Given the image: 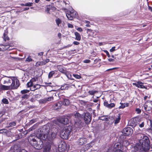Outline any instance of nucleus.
<instances>
[{
	"label": "nucleus",
	"instance_id": "1",
	"mask_svg": "<svg viewBox=\"0 0 152 152\" xmlns=\"http://www.w3.org/2000/svg\"><path fill=\"white\" fill-rule=\"evenodd\" d=\"M145 130V129L144 128L141 129L139 128L136 130L138 132L136 136L139 140L135 146L137 150L146 151L150 148V144L149 139L148 137L144 136L143 134Z\"/></svg>",
	"mask_w": 152,
	"mask_h": 152
},
{
	"label": "nucleus",
	"instance_id": "2",
	"mask_svg": "<svg viewBox=\"0 0 152 152\" xmlns=\"http://www.w3.org/2000/svg\"><path fill=\"white\" fill-rule=\"evenodd\" d=\"M43 128L47 133V139L48 140L52 141L56 138L58 128L55 125L54 123L44 126Z\"/></svg>",
	"mask_w": 152,
	"mask_h": 152
},
{
	"label": "nucleus",
	"instance_id": "3",
	"mask_svg": "<svg viewBox=\"0 0 152 152\" xmlns=\"http://www.w3.org/2000/svg\"><path fill=\"white\" fill-rule=\"evenodd\" d=\"M28 140L32 146L37 149H41L43 146V141L35 136L30 135L28 138Z\"/></svg>",
	"mask_w": 152,
	"mask_h": 152
},
{
	"label": "nucleus",
	"instance_id": "4",
	"mask_svg": "<svg viewBox=\"0 0 152 152\" xmlns=\"http://www.w3.org/2000/svg\"><path fill=\"white\" fill-rule=\"evenodd\" d=\"M13 77H7L3 76L1 77V80L3 82V84L5 85H3L1 84L0 89H7L10 88V85L11 84L12 78Z\"/></svg>",
	"mask_w": 152,
	"mask_h": 152
},
{
	"label": "nucleus",
	"instance_id": "5",
	"mask_svg": "<svg viewBox=\"0 0 152 152\" xmlns=\"http://www.w3.org/2000/svg\"><path fill=\"white\" fill-rule=\"evenodd\" d=\"M72 130V127L70 126H65L62 130L60 133L61 138L67 139L69 137Z\"/></svg>",
	"mask_w": 152,
	"mask_h": 152
},
{
	"label": "nucleus",
	"instance_id": "6",
	"mask_svg": "<svg viewBox=\"0 0 152 152\" xmlns=\"http://www.w3.org/2000/svg\"><path fill=\"white\" fill-rule=\"evenodd\" d=\"M12 78V81H11L10 87H11L12 88H17L20 86L19 81L15 77H13Z\"/></svg>",
	"mask_w": 152,
	"mask_h": 152
},
{
	"label": "nucleus",
	"instance_id": "7",
	"mask_svg": "<svg viewBox=\"0 0 152 152\" xmlns=\"http://www.w3.org/2000/svg\"><path fill=\"white\" fill-rule=\"evenodd\" d=\"M69 122V120L68 118L64 116H63L58 118L57 119L56 121H55L53 123H54L55 125L56 124H57L58 122L65 125L68 123Z\"/></svg>",
	"mask_w": 152,
	"mask_h": 152
},
{
	"label": "nucleus",
	"instance_id": "8",
	"mask_svg": "<svg viewBox=\"0 0 152 152\" xmlns=\"http://www.w3.org/2000/svg\"><path fill=\"white\" fill-rule=\"evenodd\" d=\"M123 149L121 145V143L119 142L115 144L113 150V152H122Z\"/></svg>",
	"mask_w": 152,
	"mask_h": 152
},
{
	"label": "nucleus",
	"instance_id": "9",
	"mask_svg": "<svg viewBox=\"0 0 152 152\" xmlns=\"http://www.w3.org/2000/svg\"><path fill=\"white\" fill-rule=\"evenodd\" d=\"M82 116H83L84 120L86 124H88L91 121V115L89 113H85Z\"/></svg>",
	"mask_w": 152,
	"mask_h": 152
},
{
	"label": "nucleus",
	"instance_id": "10",
	"mask_svg": "<svg viewBox=\"0 0 152 152\" xmlns=\"http://www.w3.org/2000/svg\"><path fill=\"white\" fill-rule=\"evenodd\" d=\"M144 109L147 111H149L152 108V101H149L147 102L145 104Z\"/></svg>",
	"mask_w": 152,
	"mask_h": 152
},
{
	"label": "nucleus",
	"instance_id": "11",
	"mask_svg": "<svg viewBox=\"0 0 152 152\" xmlns=\"http://www.w3.org/2000/svg\"><path fill=\"white\" fill-rule=\"evenodd\" d=\"M132 129L130 127L125 128L123 130V132L124 133L126 136H128L131 135L133 133Z\"/></svg>",
	"mask_w": 152,
	"mask_h": 152
},
{
	"label": "nucleus",
	"instance_id": "12",
	"mask_svg": "<svg viewBox=\"0 0 152 152\" xmlns=\"http://www.w3.org/2000/svg\"><path fill=\"white\" fill-rule=\"evenodd\" d=\"M45 130H44L42 128V132L39 134L38 137H37L41 140H44L47 139V133L45 132Z\"/></svg>",
	"mask_w": 152,
	"mask_h": 152
},
{
	"label": "nucleus",
	"instance_id": "13",
	"mask_svg": "<svg viewBox=\"0 0 152 152\" xmlns=\"http://www.w3.org/2000/svg\"><path fill=\"white\" fill-rule=\"evenodd\" d=\"M76 12L73 10H72L69 12V14H66V16L69 20H72L73 17L76 15Z\"/></svg>",
	"mask_w": 152,
	"mask_h": 152
},
{
	"label": "nucleus",
	"instance_id": "14",
	"mask_svg": "<svg viewBox=\"0 0 152 152\" xmlns=\"http://www.w3.org/2000/svg\"><path fill=\"white\" fill-rule=\"evenodd\" d=\"M66 148V144L64 142H61L58 145V150L62 152L64 151Z\"/></svg>",
	"mask_w": 152,
	"mask_h": 152
},
{
	"label": "nucleus",
	"instance_id": "15",
	"mask_svg": "<svg viewBox=\"0 0 152 152\" xmlns=\"http://www.w3.org/2000/svg\"><path fill=\"white\" fill-rule=\"evenodd\" d=\"M75 123L74 128L76 130H79L82 127L81 121H75Z\"/></svg>",
	"mask_w": 152,
	"mask_h": 152
},
{
	"label": "nucleus",
	"instance_id": "16",
	"mask_svg": "<svg viewBox=\"0 0 152 152\" xmlns=\"http://www.w3.org/2000/svg\"><path fill=\"white\" fill-rule=\"evenodd\" d=\"M137 120L138 119L136 118H134L131 119L129 121L130 126L133 128L135 127L138 124Z\"/></svg>",
	"mask_w": 152,
	"mask_h": 152
},
{
	"label": "nucleus",
	"instance_id": "17",
	"mask_svg": "<svg viewBox=\"0 0 152 152\" xmlns=\"http://www.w3.org/2000/svg\"><path fill=\"white\" fill-rule=\"evenodd\" d=\"M132 84L138 88L147 89V87L143 85V83L140 81H138L137 83H133Z\"/></svg>",
	"mask_w": 152,
	"mask_h": 152
},
{
	"label": "nucleus",
	"instance_id": "18",
	"mask_svg": "<svg viewBox=\"0 0 152 152\" xmlns=\"http://www.w3.org/2000/svg\"><path fill=\"white\" fill-rule=\"evenodd\" d=\"M51 148V144L50 143H46L44 147V152H50Z\"/></svg>",
	"mask_w": 152,
	"mask_h": 152
},
{
	"label": "nucleus",
	"instance_id": "19",
	"mask_svg": "<svg viewBox=\"0 0 152 152\" xmlns=\"http://www.w3.org/2000/svg\"><path fill=\"white\" fill-rule=\"evenodd\" d=\"M87 142V139L84 137L80 138L78 139L77 142L80 145H83L85 144Z\"/></svg>",
	"mask_w": 152,
	"mask_h": 152
},
{
	"label": "nucleus",
	"instance_id": "20",
	"mask_svg": "<svg viewBox=\"0 0 152 152\" xmlns=\"http://www.w3.org/2000/svg\"><path fill=\"white\" fill-rule=\"evenodd\" d=\"M104 106L109 108L111 109L115 106V104L113 103L109 104L107 101L105 100L104 102Z\"/></svg>",
	"mask_w": 152,
	"mask_h": 152
},
{
	"label": "nucleus",
	"instance_id": "21",
	"mask_svg": "<svg viewBox=\"0 0 152 152\" xmlns=\"http://www.w3.org/2000/svg\"><path fill=\"white\" fill-rule=\"evenodd\" d=\"M62 104V103L61 102L56 103L53 105V107L54 110H56L60 109Z\"/></svg>",
	"mask_w": 152,
	"mask_h": 152
},
{
	"label": "nucleus",
	"instance_id": "22",
	"mask_svg": "<svg viewBox=\"0 0 152 152\" xmlns=\"http://www.w3.org/2000/svg\"><path fill=\"white\" fill-rule=\"evenodd\" d=\"M82 116L78 112H76L74 114V120L75 121H80V119L82 118Z\"/></svg>",
	"mask_w": 152,
	"mask_h": 152
},
{
	"label": "nucleus",
	"instance_id": "23",
	"mask_svg": "<svg viewBox=\"0 0 152 152\" xmlns=\"http://www.w3.org/2000/svg\"><path fill=\"white\" fill-rule=\"evenodd\" d=\"M121 143V145L122 148H123L124 147L126 148V147L128 146L129 144V142L127 140H124L122 141Z\"/></svg>",
	"mask_w": 152,
	"mask_h": 152
},
{
	"label": "nucleus",
	"instance_id": "24",
	"mask_svg": "<svg viewBox=\"0 0 152 152\" xmlns=\"http://www.w3.org/2000/svg\"><path fill=\"white\" fill-rule=\"evenodd\" d=\"M10 46L8 45H0V51H4L6 50H8Z\"/></svg>",
	"mask_w": 152,
	"mask_h": 152
},
{
	"label": "nucleus",
	"instance_id": "25",
	"mask_svg": "<svg viewBox=\"0 0 152 152\" xmlns=\"http://www.w3.org/2000/svg\"><path fill=\"white\" fill-rule=\"evenodd\" d=\"M53 98L52 96H50L48 98H45L44 99H42V102L43 103H45L47 102H48L53 100Z\"/></svg>",
	"mask_w": 152,
	"mask_h": 152
},
{
	"label": "nucleus",
	"instance_id": "26",
	"mask_svg": "<svg viewBox=\"0 0 152 152\" xmlns=\"http://www.w3.org/2000/svg\"><path fill=\"white\" fill-rule=\"evenodd\" d=\"M55 21L56 25L58 26L61 27L62 26V21L61 19L59 18H58Z\"/></svg>",
	"mask_w": 152,
	"mask_h": 152
},
{
	"label": "nucleus",
	"instance_id": "27",
	"mask_svg": "<svg viewBox=\"0 0 152 152\" xmlns=\"http://www.w3.org/2000/svg\"><path fill=\"white\" fill-rule=\"evenodd\" d=\"M75 34L76 37L75 39L78 41H80L81 39V36L79 33L77 32H75Z\"/></svg>",
	"mask_w": 152,
	"mask_h": 152
},
{
	"label": "nucleus",
	"instance_id": "28",
	"mask_svg": "<svg viewBox=\"0 0 152 152\" xmlns=\"http://www.w3.org/2000/svg\"><path fill=\"white\" fill-rule=\"evenodd\" d=\"M94 142H91L90 143L87 144L86 145V147L87 150L89 149L92 146V145H93L94 144Z\"/></svg>",
	"mask_w": 152,
	"mask_h": 152
},
{
	"label": "nucleus",
	"instance_id": "29",
	"mask_svg": "<svg viewBox=\"0 0 152 152\" xmlns=\"http://www.w3.org/2000/svg\"><path fill=\"white\" fill-rule=\"evenodd\" d=\"M69 104H70V102L68 99H64L63 104L65 105H66V106L68 105Z\"/></svg>",
	"mask_w": 152,
	"mask_h": 152
},
{
	"label": "nucleus",
	"instance_id": "30",
	"mask_svg": "<svg viewBox=\"0 0 152 152\" xmlns=\"http://www.w3.org/2000/svg\"><path fill=\"white\" fill-rule=\"evenodd\" d=\"M69 88V86L67 84H65L63 86H62L61 88L60 89L61 90H65Z\"/></svg>",
	"mask_w": 152,
	"mask_h": 152
},
{
	"label": "nucleus",
	"instance_id": "31",
	"mask_svg": "<svg viewBox=\"0 0 152 152\" xmlns=\"http://www.w3.org/2000/svg\"><path fill=\"white\" fill-rule=\"evenodd\" d=\"M98 91L95 90H90L88 91V93L91 95H94L95 94L97 93Z\"/></svg>",
	"mask_w": 152,
	"mask_h": 152
},
{
	"label": "nucleus",
	"instance_id": "32",
	"mask_svg": "<svg viewBox=\"0 0 152 152\" xmlns=\"http://www.w3.org/2000/svg\"><path fill=\"white\" fill-rule=\"evenodd\" d=\"M138 124L139 127L141 128H143L145 125V123L143 121L140 122L138 123Z\"/></svg>",
	"mask_w": 152,
	"mask_h": 152
},
{
	"label": "nucleus",
	"instance_id": "33",
	"mask_svg": "<svg viewBox=\"0 0 152 152\" xmlns=\"http://www.w3.org/2000/svg\"><path fill=\"white\" fill-rule=\"evenodd\" d=\"M8 132V131L7 130L5 129H2L0 130V134H7Z\"/></svg>",
	"mask_w": 152,
	"mask_h": 152
},
{
	"label": "nucleus",
	"instance_id": "34",
	"mask_svg": "<svg viewBox=\"0 0 152 152\" xmlns=\"http://www.w3.org/2000/svg\"><path fill=\"white\" fill-rule=\"evenodd\" d=\"M121 118L120 115H118L117 118H116L115 121V124H118L120 121Z\"/></svg>",
	"mask_w": 152,
	"mask_h": 152
},
{
	"label": "nucleus",
	"instance_id": "35",
	"mask_svg": "<svg viewBox=\"0 0 152 152\" xmlns=\"http://www.w3.org/2000/svg\"><path fill=\"white\" fill-rule=\"evenodd\" d=\"M49 61V59H46L43 62L40 63V65H43L47 63Z\"/></svg>",
	"mask_w": 152,
	"mask_h": 152
},
{
	"label": "nucleus",
	"instance_id": "36",
	"mask_svg": "<svg viewBox=\"0 0 152 152\" xmlns=\"http://www.w3.org/2000/svg\"><path fill=\"white\" fill-rule=\"evenodd\" d=\"M55 72L53 71H52L50 72L48 74V78H51L54 74Z\"/></svg>",
	"mask_w": 152,
	"mask_h": 152
},
{
	"label": "nucleus",
	"instance_id": "37",
	"mask_svg": "<svg viewBox=\"0 0 152 152\" xmlns=\"http://www.w3.org/2000/svg\"><path fill=\"white\" fill-rule=\"evenodd\" d=\"M33 5V4L32 3L28 2L25 3V4H23V6H31Z\"/></svg>",
	"mask_w": 152,
	"mask_h": 152
},
{
	"label": "nucleus",
	"instance_id": "38",
	"mask_svg": "<svg viewBox=\"0 0 152 152\" xmlns=\"http://www.w3.org/2000/svg\"><path fill=\"white\" fill-rule=\"evenodd\" d=\"M28 95L27 94H24L21 96L22 100L26 99L28 98Z\"/></svg>",
	"mask_w": 152,
	"mask_h": 152
},
{
	"label": "nucleus",
	"instance_id": "39",
	"mask_svg": "<svg viewBox=\"0 0 152 152\" xmlns=\"http://www.w3.org/2000/svg\"><path fill=\"white\" fill-rule=\"evenodd\" d=\"M34 83H33L30 80V81L29 82H28L27 85V86L28 87H30L32 86H33V85H34Z\"/></svg>",
	"mask_w": 152,
	"mask_h": 152
},
{
	"label": "nucleus",
	"instance_id": "40",
	"mask_svg": "<svg viewBox=\"0 0 152 152\" xmlns=\"http://www.w3.org/2000/svg\"><path fill=\"white\" fill-rule=\"evenodd\" d=\"M16 125V122H15L14 121L12 122H11L9 124V126H8V127L13 126H15Z\"/></svg>",
	"mask_w": 152,
	"mask_h": 152
},
{
	"label": "nucleus",
	"instance_id": "41",
	"mask_svg": "<svg viewBox=\"0 0 152 152\" xmlns=\"http://www.w3.org/2000/svg\"><path fill=\"white\" fill-rule=\"evenodd\" d=\"M29 91V90L27 89H25L21 91L20 92L22 94H24L28 92Z\"/></svg>",
	"mask_w": 152,
	"mask_h": 152
},
{
	"label": "nucleus",
	"instance_id": "42",
	"mask_svg": "<svg viewBox=\"0 0 152 152\" xmlns=\"http://www.w3.org/2000/svg\"><path fill=\"white\" fill-rule=\"evenodd\" d=\"M4 40L5 41L7 40H9V38L7 36L6 34V33H4Z\"/></svg>",
	"mask_w": 152,
	"mask_h": 152
},
{
	"label": "nucleus",
	"instance_id": "43",
	"mask_svg": "<svg viewBox=\"0 0 152 152\" xmlns=\"http://www.w3.org/2000/svg\"><path fill=\"white\" fill-rule=\"evenodd\" d=\"M2 102L4 104H8V100L5 98L3 99L2 100Z\"/></svg>",
	"mask_w": 152,
	"mask_h": 152
},
{
	"label": "nucleus",
	"instance_id": "44",
	"mask_svg": "<svg viewBox=\"0 0 152 152\" xmlns=\"http://www.w3.org/2000/svg\"><path fill=\"white\" fill-rule=\"evenodd\" d=\"M150 127L148 129V131L150 132H152V122L150 121Z\"/></svg>",
	"mask_w": 152,
	"mask_h": 152
},
{
	"label": "nucleus",
	"instance_id": "45",
	"mask_svg": "<svg viewBox=\"0 0 152 152\" xmlns=\"http://www.w3.org/2000/svg\"><path fill=\"white\" fill-rule=\"evenodd\" d=\"M73 76L76 78L80 79L81 78V77L80 75L77 74H73Z\"/></svg>",
	"mask_w": 152,
	"mask_h": 152
},
{
	"label": "nucleus",
	"instance_id": "46",
	"mask_svg": "<svg viewBox=\"0 0 152 152\" xmlns=\"http://www.w3.org/2000/svg\"><path fill=\"white\" fill-rule=\"evenodd\" d=\"M35 90L39 89L40 87V85L39 84H35L34 85Z\"/></svg>",
	"mask_w": 152,
	"mask_h": 152
},
{
	"label": "nucleus",
	"instance_id": "47",
	"mask_svg": "<svg viewBox=\"0 0 152 152\" xmlns=\"http://www.w3.org/2000/svg\"><path fill=\"white\" fill-rule=\"evenodd\" d=\"M30 80L33 83H34L37 80V78L34 77L31 79Z\"/></svg>",
	"mask_w": 152,
	"mask_h": 152
},
{
	"label": "nucleus",
	"instance_id": "48",
	"mask_svg": "<svg viewBox=\"0 0 152 152\" xmlns=\"http://www.w3.org/2000/svg\"><path fill=\"white\" fill-rule=\"evenodd\" d=\"M32 61V59L31 58V57L29 56L26 59V61L28 62L31 61Z\"/></svg>",
	"mask_w": 152,
	"mask_h": 152
},
{
	"label": "nucleus",
	"instance_id": "49",
	"mask_svg": "<svg viewBox=\"0 0 152 152\" xmlns=\"http://www.w3.org/2000/svg\"><path fill=\"white\" fill-rule=\"evenodd\" d=\"M86 30H87V33H88L89 32H91V33H94V31H93L91 29L87 28V29H86Z\"/></svg>",
	"mask_w": 152,
	"mask_h": 152
},
{
	"label": "nucleus",
	"instance_id": "50",
	"mask_svg": "<svg viewBox=\"0 0 152 152\" xmlns=\"http://www.w3.org/2000/svg\"><path fill=\"white\" fill-rule=\"evenodd\" d=\"M65 74L66 75V77H68V78L69 79H72V78H71V74H68L66 73H65Z\"/></svg>",
	"mask_w": 152,
	"mask_h": 152
},
{
	"label": "nucleus",
	"instance_id": "51",
	"mask_svg": "<svg viewBox=\"0 0 152 152\" xmlns=\"http://www.w3.org/2000/svg\"><path fill=\"white\" fill-rule=\"evenodd\" d=\"M120 104H121V106L119 107L120 108L123 109L125 107V104H123L122 103H121Z\"/></svg>",
	"mask_w": 152,
	"mask_h": 152
},
{
	"label": "nucleus",
	"instance_id": "52",
	"mask_svg": "<svg viewBox=\"0 0 152 152\" xmlns=\"http://www.w3.org/2000/svg\"><path fill=\"white\" fill-rule=\"evenodd\" d=\"M136 111L138 114H140L141 112V110L138 108H137L136 109Z\"/></svg>",
	"mask_w": 152,
	"mask_h": 152
},
{
	"label": "nucleus",
	"instance_id": "53",
	"mask_svg": "<svg viewBox=\"0 0 152 152\" xmlns=\"http://www.w3.org/2000/svg\"><path fill=\"white\" fill-rule=\"evenodd\" d=\"M115 47H113L110 50V52H114V51H115Z\"/></svg>",
	"mask_w": 152,
	"mask_h": 152
},
{
	"label": "nucleus",
	"instance_id": "54",
	"mask_svg": "<svg viewBox=\"0 0 152 152\" xmlns=\"http://www.w3.org/2000/svg\"><path fill=\"white\" fill-rule=\"evenodd\" d=\"M50 8L49 7H47L46 8V9L45 10L46 12L48 14H50V13L49 12V11L50 10Z\"/></svg>",
	"mask_w": 152,
	"mask_h": 152
},
{
	"label": "nucleus",
	"instance_id": "55",
	"mask_svg": "<svg viewBox=\"0 0 152 152\" xmlns=\"http://www.w3.org/2000/svg\"><path fill=\"white\" fill-rule=\"evenodd\" d=\"M90 61L88 59H86L83 61V62L85 63H90Z\"/></svg>",
	"mask_w": 152,
	"mask_h": 152
},
{
	"label": "nucleus",
	"instance_id": "56",
	"mask_svg": "<svg viewBox=\"0 0 152 152\" xmlns=\"http://www.w3.org/2000/svg\"><path fill=\"white\" fill-rule=\"evenodd\" d=\"M68 27L69 28H73V26L71 24L68 23Z\"/></svg>",
	"mask_w": 152,
	"mask_h": 152
},
{
	"label": "nucleus",
	"instance_id": "57",
	"mask_svg": "<svg viewBox=\"0 0 152 152\" xmlns=\"http://www.w3.org/2000/svg\"><path fill=\"white\" fill-rule=\"evenodd\" d=\"M30 89L31 91H34L36 90L34 85L30 87Z\"/></svg>",
	"mask_w": 152,
	"mask_h": 152
},
{
	"label": "nucleus",
	"instance_id": "58",
	"mask_svg": "<svg viewBox=\"0 0 152 152\" xmlns=\"http://www.w3.org/2000/svg\"><path fill=\"white\" fill-rule=\"evenodd\" d=\"M77 30L79 32H82L83 31L82 29L80 27H79L76 28Z\"/></svg>",
	"mask_w": 152,
	"mask_h": 152
},
{
	"label": "nucleus",
	"instance_id": "59",
	"mask_svg": "<svg viewBox=\"0 0 152 152\" xmlns=\"http://www.w3.org/2000/svg\"><path fill=\"white\" fill-rule=\"evenodd\" d=\"M73 44L75 45H77L79 44V43L77 41H74L73 42Z\"/></svg>",
	"mask_w": 152,
	"mask_h": 152
},
{
	"label": "nucleus",
	"instance_id": "60",
	"mask_svg": "<svg viewBox=\"0 0 152 152\" xmlns=\"http://www.w3.org/2000/svg\"><path fill=\"white\" fill-rule=\"evenodd\" d=\"M108 60L110 62H113L115 61L114 59H112L111 58H109L108 59Z\"/></svg>",
	"mask_w": 152,
	"mask_h": 152
},
{
	"label": "nucleus",
	"instance_id": "61",
	"mask_svg": "<svg viewBox=\"0 0 152 152\" xmlns=\"http://www.w3.org/2000/svg\"><path fill=\"white\" fill-rule=\"evenodd\" d=\"M61 34L60 33H58V37L60 38V39H61Z\"/></svg>",
	"mask_w": 152,
	"mask_h": 152
},
{
	"label": "nucleus",
	"instance_id": "62",
	"mask_svg": "<svg viewBox=\"0 0 152 152\" xmlns=\"http://www.w3.org/2000/svg\"><path fill=\"white\" fill-rule=\"evenodd\" d=\"M59 71L60 72H62L63 73H64L66 72L64 70H63V69H60L59 70Z\"/></svg>",
	"mask_w": 152,
	"mask_h": 152
},
{
	"label": "nucleus",
	"instance_id": "63",
	"mask_svg": "<svg viewBox=\"0 0 152 152\" xmlns=\"http://www.w3.org/2000/svg\"><path fill=\"white\" fill-rule=\"evenodd\" d=\"M117 68H118L115 67V68H111V69H108L107 70V71H109L110 70H113V69H117Z\"/></svg>",
	"mask_w": 152,
	"mask_h": 152
},
{
	"label": "nucleus",
	"instance_id": "64",
	"mask_svg": "<svg viewBox=\"0 0 152 152\" xmlns=\"http://www.w3.org/2000/svg\"><path fill=\"white\" fill-rule=\"evenodd\" d=\"M19 152H27V151L25 150L22 149Z\"/></svg>",
	"mask_w": 152,
	"mask_h": 152
}]
</instances>
